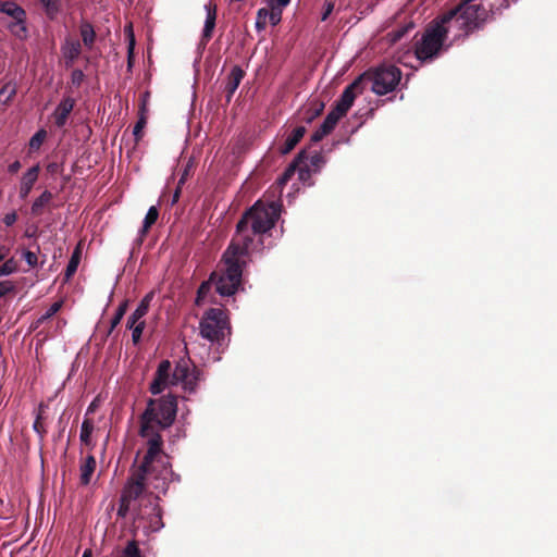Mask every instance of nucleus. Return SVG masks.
<instances>
[{
    "label": "nucleus",
    "instance_id": "dca6fc26",
    "mask_svg": "<svg viewBox=\"0 0 557 557\" xmlns=\"http://www.w3.org/2000/svg\"><path fill=\"white\" fill-rule=\"evenodd\" d=\"M62 54L67 65H72L73 62L81 54V44L78 40L67 39L62 47Z\"/></svg>",
    "mask_w": 557,
    "mask_h": 557
},
{
    "label": "nucleus",
    "instance_id": "6e6552de",
    "mask_svg": "<svg viewBox=\"0 0 557 557\" xmlns=\"http://www.w3.org/2000/svg\"><path fill=\"white\" fill-rule=\"evenodd\" d=\"M455 22H460L463 30L469 33L480 27L488 17L487 9L478 0H463L458 7Z\"/></svg>",
    "mask_w": 557,
    "mask_h": 557
},
{
    "label": "nucleus",
    "instance_id": "72a5a7b5",
    "mask_svg": "<svg viewBox=\"0 0 557 557\" xmlns=\"http://www.w3.org/2000/svg\"><path fill=\"white\" fill-rule=\"evenodd\" d=\"M205 10L207 11V16L203 23V29H202V40L198 47V53H200V58L203 55L205 50V39L209 37V4H205Z\"/></svg>",
    "mask_w": 557,
    "mask_h": 557
},
{
    "label": "nucleus",
    "instance_id": "0eeeda50",
    "mask_svg": "<svg viewBox=\"0 0 557 557\" xmlns=\"http://www.w3.org/2000/svg\"><path fill=\"white\" fill-rule=\"evenodd\" d=\"M363 81L368 79L372 83V91L376 95H386L395 89L398 85L401 73L394 65H382L371 73L361 75Z\"/></svg>",
    "mask_w": 557,
    "mask_h": 557
},
{
    "label": "nucleus",
    "instance_id": "8fccbe9b",
    "mask_svg": "<svg viewBox=\"0 0 557 557\" xmlns=\"http://www.w3.org/2000/svg\"><path fill=\"white\" fill-rule=\"evenodd\" d=\"M333 10H334V3H332V2H326V3L324 4V10H323V13H322L321 20H322V21H325V20L329 17V15L333 12Z\"/></svg>",
    "mask_w": 557,
    "mask_h": 557
},
{
    "label": "nucleus",
    "instance_id": "cd10ccee",
    "mask_svg": "<svg viewBox=\"0 0 557 557\" xmlns=\"http://www.w3.org/2000/svg\"><path fill=\"white\" fill-rule=\"evenodd\" d=\"M342 119L339 114H336L333 110L326 115L324 122L320 126L323 131H325L326 134H330L334 127L336 126L337 122Z\"/></svg>",
    "mask_w": 557,
    "mask_h": 557
},
{
    "label": "nucleus",
    "instance_id": "49530a36",
    "mask_svg": "<svg viewBox=\"0 0 557 557\" xmlns=\"http://www.w3.org/2000/svg\"><path fill=\"white\" fill-rule=\"evenodd\" d=\"M17 220V214L15 211H11L9 213H7L4 216H3V223L7 225V226H11L13 225Z\"/></svg>",
    "mask_w": 557,
    "mask_h": 557
},
{
    "label": "nucleus",
    "instance_id": "f257e3e1",
    "mask_svg": "<svg viewBox=\"0 0 557 557\" xmlns=\"http://www.w3.org/2000/svg\"><path fill=\"white\" fill-rule=\"evenodd\" d=\"M145 471V462L135 470L126 483L120 502L117 515L133 516L134 524L144 532H158L163 528L161 509L157 499L164 494L168 484L175 475L168 465L153 463Z\"/></svg>",
    "mask_w": 557,
    "mask_h": 557
},
{
    "label": "nucleus",
    "instance_id": "f3484780",
    "mask_svg": "<svg viewBox=\"0 0 557 557\" xmlns=\"http://www.w3.org/2000/svg\"><path fill=\"white\" fill-rule=\"evenodd\" d=\"M306 133L305 126L296 127L286 138L284 145L280 148L282 154L290 152Z\"/></svg>",
    "mask_w": 557,
    "mask_h": 557
},
{
    "label": "nucleus",
    "instance_id": "09e8293b",
    "mask_svg": "<svg viewBox=\"0 0 557 557\" xmlns=\"http://www.w3.org/2000/svg\"><path fill=\"white\" fill-rule=\"evenodd\" d=\"M84 79V73L81 70H75L72 73V83L79 86Z\"/></svg>",
    "mask_w": 557,
    "mask_h": 557
},
{
    "label": "nucleus",
    "instance_id": "473e14b6",
    "mask_svg": "<svg viewBox=\"0 0 557 557\" xmlns=\"http://www.w3.org/2000/svg\"><path fill=\"white\" fill-rule=\"evenodd\" d=\"M47 137V132L45 129L37 131L29 140V148L33 150H38L42 143Z\"/></svg>",
    "mask_w": 557,
    "mask_h": 557
},
{
    "label": "nucleus",
    "instance_id": "c9c22d12",
    "mask_svg": "<svg viewBox=\"0 0 557 557\" xmlns=\"http://www.w3.org/2000/svg\"><path fill=\"white\" fill-rule=\"evenodd\" d=\"M158 210L156 207H150L145 219L143 225V232H147V230L157 221L158 219Z\"/></svg>",
    "mask_w": 557,
    "mask_h": 557
},
{
    "label": "nucleus",
    "instance_id": "f03ea898",
    "mask_svg": "<svg viewBox=\"0 0 557 557\" xmlns=\"http://www.w3.org/2000/svg\"><path fill=\"white\" fill-rule=\"evenodd\" d=\"M177 396L169 393L159 399L150 400L141 416L140 435L146 438L148 445L143 461L145 462L146 473H149V467L153 463L168 465L166 457L161 454L160 431L170 426L174 421L177 410Z\"/></svg>",
    "mask_w": 557,
    "mask_h": 557
},
{
    "label": "nucleus",
    "instance_id": "20e7f679",
    "mask_svg": "<svg viewBox=\"0 0 557 557\" xmlns=\"http://www.w3.org/2000/svg\"><path fill=\"white\" fill-rule=\"evenodd\" d=\"M251 252L242 247L238 242H232L222 256L218 269L211 272V285L221 297H232L242 287L243 269Z\"/></svg>",
    "mask_w": 557,
    "mask_h": 557
},
{
    "label": "nucleus",
    "instance_id": "bf43d9fd",
    "mask_svg": "<svg viewBox=\"0 0 557 557\" xmlns=\"http://www.w3.org/2000/svg\"><path fill=\"white\" fill-rule=\"evenodd\" d=\"M40 1L47 8H49L51 5V3H52V0H40Z\"/></svg>",
    "mask_w": 557,
    "mask_h": 557
},
{
    "label": "nucleus",
    "instance_id": "680f3d73",
    "mask_svg": "<svg viewBox=\"0 0 557 557\" xmlns=\"http://www.w3.org/2000/svg\"><path fill=\"white\" fill-rule=\"evenodd\" d=\"M95 407H96L95 403H91V404L89 405L88 409H87V413H89V412L94 411V410H95Z\"/></svg>",
    "mask_w": 557,
    "mask_h": 557
},
{
    "label": "nucleus",
    "instance_id": "423d86ee",
    "mask_svg": "<svg viewBox=\"0 0 557 557\" xmlns=\"http://www.w3.org/2000/svg\"><path fill=\"white\" fill-rule=\"evenodd\" d=\"M446 41L440 26L432 22L425 28L421 39L417 41L414 54L421 62L433 61L450 46V44L446 45Z\"/></svg>",
    "mask_w": 557,
    "mask_h": 557
},
{
    "label": "nucleus",
    "instance_id": "c85d7f7f",
    "mask_svg": "<svg viewBox=\"0 0 557 557\" xmlns=\"http://www.w3.org/2000/svg\"><path fill=\"white\" fill-rule=\"evenodd\" d=\"M479 3H482V7H485L488 12H496L506 8L508 5V0H478Z\"/></svg>",
    "mask_w": 557,
    "mask_h": 557
},
{
    "label": "nucleus",
    "instance_id": "aec40b11",
    "mask_svg": "<svg viewBox=\"0 0 557 557\" xmlns=\"http://www.w3.org/2000/svg\"><path fill=\"white\" fill-rule=\"evenodd\" d=\"M243 77H244V73L239 67H234L231 71V74L228 76V79H227V83L225 86L228 99L234 94V91L238 88L239 83Z\"/></svg>",
    "mask_w": 557,
    "mask_h": 557
},
{
    "label": "nucleus",
    "instance_id": "2eb2a0df",
    "mask_svg": "<svg viewBox=\"0 0 557 557\" xmlns=\"http://www.w3.org/2000/svg\"><path fill=\"white\" fill-rule=\"evenodd\" d=\"M75 106V100L71 97L63 98L52 113L54 123L58 127L65 125L70 113Z\"/></svg>",
    "mask_w": 557,
    "mask_h": 557
},
{
    "label": "nucleus",
    "instance_id": "9b49d317",
    "mask_svg": "<svg viewBox=\"0 0 557 557\" xmlns=\"http://www.w3.org/2000/svg\"><path fill=\"white\" fill-rule=\"evenodd\" d=\"M457 14L458 11L455 8L445 13L441 18L433 21V24H437L440 26L441 33L446 40L449 35L453 36V40H456L469 34L468 30H463L460 26V22H455Z\"/></svg>",
    "mask_w": 557,
    "mask_h": 557
},
{
    "label": "nucleus",
    "instance_id": "3c124183",
    "mask_svg": "<svg viewBox=\"0 0 557 557\" xmlns=\"http://www.w3.org/2000/svg\"><path fill=\"white\" fill-rule=\"evenodd\" d=\"M327 134L321 127H319L311 136V140L314 143L320 141Z\"/></svg>",
    "mask_w": 557,
    "mask_h": 557
},
{
    "label": "nucleus",
    "instance_id": "a878e982",
    "mask_svg": "<svg viewBox=\"0 0 557 557\" xmlns=\"http://www.w3.org/2000/svg\"><path fill=\"white\" fill-rule=\"evenodd\" d=\"M16 94V86L13 83H7L0 89V103L8 104Z\"/></svg>",
    "mask_w": 557,
    "mask_h": 557
},
{
    "label": "nucleus",
    "instance_id": "79ce46f5",
    "mask_svg": "<svg viewBox=\"0 0 557 557\" xmlns=\"http://www.w3.org/2000/svg\"><path fill=\"white\" fill-rule=\"evenodd\" d=\"M268 10L262 8L257 13L256 27L258 29H264L268 23Z\"/></svg>",
    "mask_w": 557,
    "mask_h": 557
},
{
    "label": "nucleus",
    "instance_id": "ddd939ff",
    "mask_svg": "<svg viewBox=\"0 0 557 557\" xmlns=\"http://www.w3.org/2000/svg\"><path fill=\"white\" fill-rule=\"evenodd\" d=\"M97 473V461L91 455L86 456L79 463V482L82 485H89Z\"/></svg>",
    "mask_w": 557,
    "mask_h": 557
},
{
    "label": "nucleus",
    "instance_id": "4d7b16f0",
    "mask_svg": "<svg viewBox=\"0 0 557 557\" xmlns=\"http://www.w3.org/2000/svg\"><path fill=\"white\" fill-rule=\"evenodd\" d=\"M7 250L4 248H0V262L5 258Z\"/></svg>",
    "mask_w": 557,
    "mask_h": 557
},
{
    "label": "nucleus",
    "instance_id": "6ab92c4d",
    "mask_svg": "<svg viewBox=\"0 0 557 557\" xmlns=\"http://www.w3.org/2000/svg\"><path fill=\"white\" fill-rule=\"evenodd\" d=\"M152 297H153V293H149L147 294L143 300L140 301V304L138 305V307L136 308V310L132 313V315L128 318V320H133V323L134 322H137V321H140L143 320V318L147 314L148 312V309H149V306H150V302L152 300Z\"/></svg>",
    "mask_w": 557,
    "mask_h": 557
},
{
    "label": "nucleus",
    "instance_id": "2f4dec72",
    "mask_svg": "<svg viewBox=\"0 0 557 557\" xmlns=\"http://www.w3.org/2000/svg\"><path fill=\"white\" fill-rule=\"evenodd\" d=\"M17 261L14 258H10L4 261L2 265H0V277L8 276L17 271Z\"/></svg>",
    "mask_w": 557,
    "mask_h": 557
},
{
    "label": "nucleus",
    "instance_id": "603ef678",
    "mask_svg": "<svg viewBox=\"0 0 557 557\" xmlns=\"http://www.w3.org/2000/svg\"><path fill=\"white\" fill-rule=\"evenodd\" d=\"M21 169V162L20 161H14L13 163H11L9 165V172L10 173H16L18 170Z\"/></svg>",
    "mask_w": 557,
    "mask_h": 557
},
{
    "label": "nucleus",
    "instance_id": "c03bdc74",
    "mask_svg": "<svg viewBox=\"0 0 557 557\" xmlns=\"http://www.w3.org/2000/svg\"><path fill=\"white\" fill-rule=\"evenodd\" d=\"M125 33L128 35V61L131 62V58L133 55L134 47H135V38L133 34L132 25L125 27Z\"/></svg>",
    "mask_w": 557,
    "mask_h": 557
},
{
    "label": "nucleus",
    "instance_id": "6e6d98bb",
    "mask_svg": "<svg viewBox=\"0 0 557 557\" xmlns=\"http://www.w3.org/2000/svg\"><path fill=\"white\" fill-rule=\"evenodd\" d=\"M180 197V188L177 187L172 199V203H175L178 200Z\"/></svg>",
    "mask_w": 557,
    "mask_h": 557
},
{
    "label": "nucleus",
    "instance_id": "ea45409f",
    "mask_svg": "<svg viewBox=\"0 0 557 557\" xmlns=\"http://www.w3.org/2000/svg\"><path fill=\"white\" fill-rule=\"evenodd\" d=\"M121 557H141L140 550L135 542H129L122 552Z\"/></svg>",
    "mask_w": 557,
    "mask_h": 557
},
{
    "label": "nucleus",
    "instance_id": "f8f14e48",
    "mask_svg": "<svg viewBox=\"0 0 557 557\" xmlns=\"http://www.w3.org/2000/svg\"><path fill=\"white\" fill-rule=\"evenodd\" d=\"M362 82L363 77H358L356 81H354L349 86L345 88L341 98L338 99L333 109V111L336 112V114H339L343 117L348 112V110L354 104L357 94L362 91Z\"/></svg>",
    "mask_w": 557,
    "mask_h": 557
},
{
    "label": "nucleus",
    "instance_id": "338daca9",
    "mask_svg": "<svg viewBox=\"0 0 557 557\" xmlns=\"http://www.w3.org/2000/svg\"><path fill=\"white\" fill-rule=\"evenodd\" d=\"M198 62H199L198 59H196L194 65L197 66Z\"/></svg>",
    "mask_w": 557,
    "mask_h": 557
},
{
    "label": "nucleus",
    "instance_id": "37998d69",
    "mask_svg": "<svg viewBox=\"0 0 557 557\" xmlns=\"http://www.w3.org/2000/svg\"><path fill=\"white\" fill-rule=\"evenodd\" d=\"M126 308H127V304L126 302H123L119 306V308L116 309V312L112 319V322H111V327H115L122 320V318L124 317L125 312H126Z\"/></svg>",
    "mask_w": 557,
    "mask_h": 557
},
{
    "label": "nucleus",
    "instance_id": "864d4df0",
    "mask_svg": "<svg viewBox=\"0 0 557 557\" xmlns=\"http://www.w3.org/2000/svg\"><path fill=\"white\" fill-rule=\"evenodd\" d=\"M290 0H272V3L280 9H283L289 4Z\"/></svg>",
    "mask_w": 557,
    "mask_h": 557
},
{
    "label": "nucleus",
    "instance_id": "13d9d810",
    "mask_svg": "<svg viewBox=\"0 0 557 557\" xmlns=\"http://www.w3.org/2000/svg\"><path fill=\"white\" fill-rule=\"evenodd\" d=\"M214 16H215V12H214V10L211 9V24H210L211 29L214 27Z\"/></svg>",
    "mask_w": 557,
    "mask_h": 557
},
{
    "label": "nucleus",
    "instance_id": "5fc2aeb1",
    "mask_svg": "<svg viewBox=\"0 0 557 557\" xmlns=\"http://www.w3.org/2000/svg\"><path fill=\"white\" fill-rule=\"evenodd\" d=\"M144 124H145L144 120H140L137 122V124L134 127V135L137 136L140 133L141 128L144 127Z\"/></svg>",
    "mask_w": 557,
    "mask_h": 557
},
{
    "label": "nucleus",
    "instance_id": "7ed1b4c3",
    "mask_svg": "<svg viewBox=\"0 0 557 557\" xmlns=\"http://www.w3.org/2000/svg\"><path fill=\"white\" fill-rule=\"evenodd\" d=\"M281 202L271 200L265 203L257 201L237 224V233L232 242H238L249 252L260 251L265 247L264 239L281 214Z\"/></svg>",
    "mask_w": 557,
    "mask_h": 557
},
{
    "label": "nucleus",
    "instance_id": "58836bf2",
    "mask_svg": "<svg viewBox=\"0 0 557 557\" xmlns=\"http://www.w3.org/2000/svg\"><path fill=\"white\" fill-rule=\"evenodd\" d=\"M209 294V281L202 282L198 289V295L196 298V305L198 307L202 306L206 301L207 295Z\"/></svg>",
    "mask_w": 557,
    "mask_h": 557
},
{
    "label": "nucleus",
    "instance_id": "a211bd4d",
    "mask_svg": "<svg viewBox=\"0 0 557 557\" xmlns=\"http://www.w3.org/2000/svg\"><path fill=\"white\" fill-rule=\"evenodd\" d=\"M25 17H15L11 23L8 24V28L13 36L17 39H26L27 37V28L25 25Z\"/></svg>",
    "mask_w": 557,
    "mask_h": 557
},
{
    "label": "nucleus",
    "instance_id": "412c9836",
    "mask_svg": "<svg viewBox=\"0 0 557 557\" xmlns=\"http://www.w3.org/2000/svg\"><path fill=\"white\" fill-rule=\"evenodd\" d=\"M0 13H4L12 18L26 16L25 10L13 1H3Z\"/></svg>",
    "mask_w": 557,
    "mask_h": 557
},
{
    "label": "nucleus",
    "instance_id": "9d476101",
    "mask_svg": "<svg viewBox=\"0 0 557 557\" xmlns=\"http://www.w3.org/2000/svg\"><path fill=\"white\" fill-rule=\"evenodd\" d=\"M313 171L309 169V164L305 162V152H300L298 157L288 165L283 175L277 180L275 193L282 194L283 187L293 180L297 174V181L304 186H311V174Z\"/></svg>",
    "mask_w": 557,
    "mask_h": 557
},
{
    "label": "nucleus",
    "instance_id": "bb28decb",
    "mask_svg": "<svg viewBox=\"0 0 557 557\" xmlns=\"http://www.w3.org/2000/svg\"><path fill=\"white\" fill-rule=\"evenodd\" d=\"M81 36L85 46H92L95 41V30L90 24L85 23L81 26Z\"/></svg>",
    "mask_w": 557,
    "mask_h": 557
},
{
    "label": "nucleus",
    "instance_id": "e433bc0d",
    "mask_svg": "<svg viewBox=\"0 0 557 557\" xmlns=\"http://www.w3.org/2000/svg\"><path fill=\"white\" fill-rule=\"evenodd\" d=\"M79 263V257L78 252L75 251L71 258V260L67 263L66 270H65V277L69 280L77 270Z\"/></svg>",
    "mask_w": 557,
    "mask_h": 557
},
{
    "label": "nucleus",
    "instance_id": "c756f323",
    "mask_svg": "<svg viewBox=\"0 0 557 557\" xmlns=\"http://www.w3.org/2000/svg\"><path fill=\"white\" fill-rule=\"evenodd\" d=\"M414 27L413 23H408L405 26L399 27L398 29L392 30L388 33L389 40L392 42H397L400 40L406 34L412 30Z\"/></svg>",
    "mask_w": 557,
    "mask_h": 557
},
{
    "label": "nucleus",
    "instance_id": "052dcab7",
    "mask_svg": "<svg viewBox=\"0 0 557 557\" xmlns=\"http://www.w3.org/2000/svg\"><path fill=\"white\" fill-rule=\"evenodd\" d=\"M82 557H92L91 550H90V549H86V550L83 553V556H82Z\"/></svg>",
    "mask_w": 557,
    "mask_h": 557
},
{
    "label": "nucleus",
    "instance_id": "a18cd8bd",
    "mask_svg": "<svg viewBox=\"0 0 557 557\" xmlns=\"http://www.w3.org/2000/svg\"><path fill=\"white\" fill-rule=\"evenodd\" d=\"M23 258L24 260L26 261V263L30 267V268H34L37 265V262H38V258H37V255L33 251H24L23 252Z\"/></svg>",
    "mask_w": 557,
    "mask_h": 557
},
{
    "label": "nucleus",
    "instance_id": "a19ab883",
    "mask_svg": "<svg viewBox=\"0 0 557 557\" xmlns=\"http://www.w3.org/2000/svg\"><path fill=\"white\" fill-rule=\"evenodd\" d=\"M267 18L271 25L278 24L282 18V9L277 8L276 5L273 4V8L271 9V11L268 10Z\"/></svg>",
    "mask_w": 557,
    "mask_h": 557
},
{
    "label": "nucleus",
    "instance_id": "39448f33",
    "mask_svg": "<svg viewBox=\"0 0 557 557\" xmlns=\"http://www.w3.org/2000/svg\"><path fill=\"white\" fill-rule=\"evenodd\" d=\"M198 385V374L195 368H191L187 361H180L175 366L169 360L159 363L154 379L150 383V392L153 395L161 394L169 389L170 393L177 395L181 391L191 394Z\"/></svg>",
    "mask_w": 557,
    "mask_h": 557
},
{
    "label": "nucleus",
    "instance_id": "4468645a",
    "mask_svg": "<svg viewBox=\"0 0 557 557\" xmlns=\"http://www.w3.org/2000/svg\"><path fill=\"white\" fill-rule=\"evenodd\" d=\"M40 168L38 164L32 166L27 170V172L22 176L18 196L21 199H26L29 193L32 191L35 183L38 180Z\"/></svg>",
    "mask_w": 557,
    "mask_h": 557
},
{
    "label": "nucleus",
    "instance_id": "5701e85b",
    "mask_svg": "<svg viewBox=\"0 0 557 557\" xmlns=\"http://www.w3.org/2000/svg\"><path fill=\"white\" fill-rule=\"evenodd\" d=\"M52 194L49 190H45L38 198H36L32 205V213L34 215H40L46 206L52 200Z\"/></svg>",
    "mask_w": 557,
    "mask_h": 557
},
{
    "label": "nucleus",
    "instance_id": "b1692460",
    "mask_svg": "<svg viewBox=\"0 0 557 557\" xmlns=\"http://www.w3.org/2000/svg\"><path fill=\"white\" fill-rule=\"evenodd\" d=\"M92 432H94L92 421L89 419H85L82 423L79 438H81L82 443H84L86 446H90L92 444L91 443Z\"/></svg>",
    "mask_w": 557,
    "mask_h": 557
},
{
    "label": "nucleus",
    "instance_id": "de8ad7c7",
    "mask_svg": "<svg viewBox=\"0 0 557 557\" xmlns=\"http://www.w3.org/2000/svg\"><path fill=\"white\" fill-rule=\"evenodd\" d=\"M13 289V284L9 281L0 282V298Z\"/></svg>",
    "mask_w": 557,
    "mask_h": 557
},
{
    "label": "nucleus",
    "instance_id": "4be33fe9",
    "mask_svg": "<svg viewBox=\"0 0 557 557\" xmlns=\"http://www.w3.org/2000/svg\"><path fill=\"white\" fill-rule=\"evenodd\" d=\"M324 109V104L322 102L311 101L302 110V120L307 123H310L315 116H318Z\"/></svg>",
    "mask_w": 557,
    "mask_h": 557
},
{
    "label": "nucleus",
    "instance_id": "e2e57ef3",
    "mask_svg": "<svg viewBox=\"0 0 557 557\" xmlns=\"http://www.w3.org/2000/svg\"><path fill=\"white\" fill-rule=\"evenodd\" d=\"M292 188H293L295 191H298V190H299L298 183H293Z\"/></svg>",
    "mask_w": 557,
    "mask_h": 557
},
{
    "label": "nucleus",
    "instance_id": "393cba45",
    "mask_svg": "<svg viewBox=\"0 0 557 557\" xmlns=\"http://www.w3.org/2000/svg\"><path fill=\"white\" fill-rule=\"evenodd\" d=\"M145 321L140 320L133 323V320H127V327L132 330V341L134 344H138L145 329Z\"/></svg>",
    "mask_w": 557,
    "mask_h": 557
},
{
    "label": "nucleus",
    "instance_id": "69168bd1",
    "mask_svg": "<svg viewBox=\"0 0 557 557\" xmlns=\"http://www.w3.org/2000/svg\"><path fill=\"white\" fill-rule=\"evenodd\" d=\"M203 59H205V65H206L209 61V55H206Z\"/></svg>",
    "mask_w": 557,
    "mask_h": 557
},
{
    "label": "nucleus",
    "instance_id": "1a4fd4ad",
    "mask_svg": "<svg viewBox=\"0 0 557 557\" xmlns=\"http://www.w3.org/2000/svg\"><path fill=\"white\" fill-rule=\"evenodd\" d=\"M231 326L226 312L222 309L211 308V349L222 354L228 346Z\"/></svg>",
    "mask_w": 557,
    "mask_h": 557
},
{
    "label": "nucleus",
    "instance_id": "f704fd0d",
    "mask_svg": "<svg viewBox=\"0 0 557 557\" xmlns=\"http://www.w3.org/2000/svg\"><path fill=\"white\" fill-rule=\"evenodd\" d=\"M200 335L205 339H209V309H205L201 313L199 322Z\"/></svg>",
    "mask_w": 557,
    "mask_h": 557
},
{
    "label": "nucleus",
    "instance_id": "0e129e2a",
    "mask_svg": "<svg viewBox=\"0 0 557 557\" xmlns=\"http://www.w3.org/2000/svg\"><path fill=\"white\" fill-rule=\"evenodd\" d=\"M184 181H185V174L181 177V180H180V184H183V183H184Z\"/></svg>",
    "mask_w": 557,
    "mask_h": 557
},
{
    "label": "nucleus",
    "instance_id": "4c0bfd02",
    "mask_svg": "<svg viewBox=\"0 0 557 557\" xmlns=\"http://www.w3.org/2000/svg\"><path fill=\"white\" fill-rule=\"evenodd\" d=\"M63 306V300H58L53 302L47 311L39 318V322H44L54 315Z\"/></svg>",
    "mask_w": 557,
    "mask_h": 557
},
{
    "label": "nucleus",
    "instance_id": "7c9ffc66",
    "mask_svg": "<svg viewBox=\"0 0 557 557\" xmlns=\"http://www.w3.org/2000/svg\"><path fill=\"white\" fill-rule=\"evenodd\" d=\"M305 162L309 164V169L313 171V173H317L321 170L323 164L325 163L324 158L320 153H314L310 158H307L305 156Z\"/></svg>",
    "mask_w": 557,
    "mask_h": 557
}]
</instances>
